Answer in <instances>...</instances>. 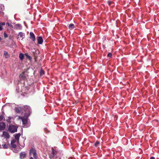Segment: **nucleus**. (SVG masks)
Wrapping results in <instances>:
<instances>
[{
    "label": "nucleus",
    "mask_w": 159,
    "mask_h": 159,
    "mask_svg": "<svg viewBox=\"0 0 159 159\" xmlns=\"http://www.w3.org/2000/svg\"><path fill=\"white\" fill-rule=\"evenodd\" d=\"M62 154L61 152L60 151L54 149L53 148H52V151L50 154H49V157L50 159L54 158H59L61 159V157Z\"/></svg>",
    "instance_id": "1"
},
{
    "label": "nucleus",
    "mask_w": 159,
    "mask_h": 159,
    "mask_svg": "<svg viewBox=\"0 0 159 159\" xmlns=\"http://www.w3.org/2000/svg\"><path fill=\"white\" fill-rule=\"evenodd\" d=\"M17 125H10L8 128V131L11 133H14L17 131Z\"/></svg>",
    "instance_id": "2"
},
{
    "label": "nucleus",
    "mask_w": 159,
    "mask_h": 159,
    "mask_svg": "<svg viewBox=\"0 0 159 159\" xmlns=\"http://www.w3.org/2000/svg\"><path fill=\"white\" fill-rule=\"evenodd\" d=\"M29 155L30 156L33 155L35 159H37L38 158L36 150L34 148H31L30 151Z\"/></svg>",
    "instance_id": "3"
},
{
    "label": "nucleus",
    "mask_w": 159,
    "mask_h": 159,
    "mask_svg": "<svg viewBox=\"0 0 159 159\" xmlns=\"http://www.w3.org/2000/svg\"><path fill=\"white\" fill-rule=\"evenodd\" d=\"M22 120V124L24 125L26 128L28 127L30 125V124L28 123V119L26 117H22L21 118Z\"/></svg>",
    "instance_id": "4"
},
{
    "label": "nucleus",
    "mask_w": 159,
    "mask_h": 159,
    "mask_svg": "<svg viewBox=\"0 0 159 159\" xmlns=\"http://www.w3.org/2000/svg\"><path fill=\"white\" fill-rule=\"evenodd\" d=\"M23 110L25 112V114L26 115H29L31 112L30 108L27 106H24L22 107V111Z\"/></svg>",
    "instance_id": "5"
},
{
    "label": "nucleus",
    "mask_w": 159,
    "mask_h": 159,
    "mask_svg": "<svg viewBox=\"0 0 159 159\" xmlns=\"http://www.w3.org/2000/svg\"><path fill=\"white\" fill-rule=\"evenodd\" d=\"M21 135L20 133L16 134L15 136V140L16 142V144H17L19 143V138Z\"/></svg>",
    "instance_id": "6"
},
{
    "label": "nucleus",
    "mask_w": 159,
    "mask_h": 159,
    "mask_svg": "<svg viewBox=\"0 0 159 159\" xmlns=\"http://www.w3.org/2000/svg\"><path fill=\"white\" fill-rule=\"evenodd\" d=\"M6 126L5 123L4 122L0 123V130H3L5 129Z\"/></svg>",
    "instance_id": "7"
},
{
    "label": "nucleus",
    "mask_w": 159,
    "mask_h": 159,
    "mask_svg": "<svg viewBox=\"0 0 159 159\" xmlns=\"http://www.w3.org/2000/svg\"><path fill=\"white\" fill-rule=\"evenodd\" d=\"M38 43L39 44H42L43 43V39L42 37L38 36L37 38Z\"/></svg>",
    "instance_id": "8"
},
{
    "label": "nucleus",
    "mask_w": 159,
    "mask_h": 159,
    "mask_svg": "<svg viewBox=\"0 0 159 159\" xmlns=\"http://www.w3.org/2000/svg\"><path fill=\"white\" fill-rule=\"evenodd\" d=\"M2 136L6 138H9L10 137L9 133L6 131H3V132Z\"/></svg>",
    "instance_id": "9"
},
{
    "label": "nucleus",
    "mask_w": 159,
    "mask_h": 159,
    "mask_svg": "<svg viewBox=\"0 0 159 159\" xmlns=\"http://www.w3.org/2000/svg\"><path fill=\"white\" fill-rule=\"evenodd\" d=\"M18 37L17 38V39H19V38H21V40H22L25 37V34L22 32H20L18 34Z\"/></svg>",
    "instance_id": "10"
},
{
    "label": "nucleus",
    "mask_w": 159,
    "mask_h": 159,
    "mask_svg": "<svg viewBox=\"0 0 159 159\" xmlns=\"http://www.w3.org/2000/svg\"><path fill=\"white\" fill-rule=\"evenodd\" d=\"M15 143H16V142L15 140L13 139L11 140V147L12 148H15L16 147V144H15Z\"/></svg>",
    "instance_id": "11"
},
{
    "label": "nucleus",
    "mask_w": 159,
    "mask_h": 159,
    "mask_svg": "<svg viewBox=\"0 0 159 159\" xmlns=\"http://www.w3.org/2000/svg\"><path fill=\"white\" fill-rule=\"evenodd\" d=\"M30 38L33 41H34L35 40V36L33 33L30 32Z\"/></svg>",
    "instance_id": "12"
},
{
    "label": "nucleus",
    "mask_w": 159,
    "mask_h": 159,
    "mask_svg": "<svg viewBox=\"0 0 159 159\" xmlns=\"http://www.w3.org/2000/svg\"><path fill=\"white\" fill-rule=\"evenodd\" d=\"M15 110L16 112L18 113H20V112H23V111H22V108L21 107H16L15 108Z\"/></svg>",
    "instance_id": "13"
},
{
    "label": "nucleus",
    "mask_w": 159,
    "mask_h": 159,
    "mask_svg": "<svg viewBox=\"0 0 159 159\" xmlns=\"http://www.w3.org/2000/svg\"><path fill=\"white\" fill-rule=\"evenodd\" d=\"M26 153L25 152H22L20 154V159L24 158L25 157Z\"/></svg>",
    "instance_id": "14"
},
{
    "label": "nucleus",
    "mask_w": 159,
    "mask_h": 159,
    "mask_svg": "<svg viewBox=\"0 0 159 159\" xmlns=\"http://www.w3.org/2000/svg\"><path fill=\"white\" fill-rule=\"evenodd\" d=\"M28 90L26 87L23 86L22 87L21 91L22 93H26Z\"/></svg>",
    "instance_id": "15"
},
{
    "label": "nucleus",
    "mask_w": 159,
    "mask_h": 159,
    "mask_svg": "<svg viewBox=\"0 0 159 159\" xmlns=\"http://www.w3.org/2000/svg\"><path fill=\"white\" fill-rule=\"evenodd\" d=\"M25 72H23L21 74H20V79L25 80L26 78V75L25 74Z\"/></svg>",
    "instance_id": "16"
},
{
    "label": "nucleus",
    "mask_w": 159,
    "mask_h": 159,
    "mask_svg": "<svg viewBox=\"0 0 159 159\" xmlns=\"http://www.w3.org/2000/svg\"><path fill=\"white\" fill-rule=\"evenodd\" d=\"M2 148L4 149H7L8 147V143H6L4 144H2Z\"/></svg>",
    "instance_id": "17"
},
{
    "label": "nucleus",
    "mask_w": 159,
    "mask_h": 159,
    "mask_svg": "<svg viewBox=\"0 0 159 159\" xmlns=\"http://www.w3.org/2000/svg\"><path fill=\"white\" fill-rule=\"evenodd\" d=\"M69 28L70 29H72L75 28V26L73 24H70L69 25Z\"/></svg>",
    "instance_id": "18"
},
{
    "label": "nucleus",
    "mask_w": 159,
    "mask_h": 159,
    "mask_svg": "<svg viewBox=\"0 0 159 159\" xmlns=\"http://www.w3.org/2000/svg\"><path fill=\"white\" fill-rule=\"evenodd\" d=\"M19 57L20 60H22L24 58V55L22 53H20L19 54Z\"/></svg>",
    "instance_id": "19"
},
{
    "label": "nucleus",
    "mask_w": 159,
    "mask_h": 159,
    "mask_svg": "<svg viewBox=\"0 0 159 159\" xmlns=\"http://www.w3.org/2000/svg\"><path fill=\"white\" fill-rule=\"evenodd\" d=\"M3 55L4 56H5V57L6 58H7L8 57V52L6 51H4Z\"/></svg>",
    "instance_id": "20"
},
{
    "label": "nucleus",
    "mask_w": 159,
    "mask_h": 159,
    "mask_svg": "<svg viewBox=\"0 0 159 159\" xmlns=\"http://www.w3.org/2000/svg\"><path fill=\"white\" fill-rule=\"evenodd\" d=\"M44 71L42 69H41L40 71V75H44Z\"/></svg>",
    "instance_id": "21"
},
{
    "label": "nucleus",
    "mask_w": 159,
    "mask_h": 159,
    "mask_svg": "<svg viewBox=\"0 0 159 159\" xmlns=\"http://www.w3.org/2000/svg\"><path fill=\"white\" fill-rule=\"evenodd\" d=\"M16 26L17 28H19L20 29L21 28V26L20 24H17L16 25Z\"/></svg>",
    "instance_id": "22"
},
{
    "label": "nucleus",
    "mask_w": 159,
    "mask_h": 159,
    "mask_svg": "<svg viewBox=\"0 0 159 159\" xmlns=\"http://www.w3.org/2000/svg\"><path fill=\"white\" fill-rule=\"evenodd\" d=\"M11 119V117H8V119H7V120H6L8 122L10 123Z\"/></svg>",
    "instance_id": "23"
},
{
    "label": "nucleus",
    "mask_w": 159,
    "mask_h": 159,
    "mask_svg": "<svg viewBox=\"0 0 159 159\" xmlns=\"http://www.w3.org/2000/svg\"><path fill=\"white\" fill-rule=\"evenodd\" d=\"M99 144V142L98 141H97L95 143V146L96 147H97L98 145Z\"/></svg>",
    "instance_id": "24"
},
{
    "label": "nucleus",
    "mask_w": 159,
    "mask_h": 159,
    "mask_svg": "<svg viewBox=\"0 0 159 159\" xmlns=\"http://www.w3.org/2000/svg\"><path fill=\"white\" fill-rule=\"evenodd\" d=\"M4 35L5 38H7L8 36V34L5 33H4Z\"/></svg>",
    "instance_id": "25"
},
{
    "label": "nucleus",
    "mask_w": 159,
    "mask_h": 159,
    "mask_svg": "<svg viewBox=\"0 0 159 159\" xmlns=\"http://www.w3.org/2000/svg\"><path fill=\"white\" fill-rule=\"evenodd\" d=\"M107 56L109 57H111L112 56V54L111 53L109 52Z\"/></svg>",
    "instance_id": "26"
},
{
    "label": "nucleus",
    "mask_w": 159,
    "mask_h": 159,
    "mask_svg": "<svg viewBox=\"0 0 159 159\" xmlns=\"http://www.w3.org/2000/svg\"><path fill=\"white\" fill-rule=\"evenodd\" d=\"M3 119V116H0V121H1Z\"/></svg>",
    "instance_id": "27"
},
{
    "label": "nucleus",
    "mask_w": 159,
    "mask_h": 159,
    "mask_svg": "<svg viewBox=\"0 0 159 159\" xmlns=\"http://www.w3.org/2000/svg\"><path fill=\"white\" fill-rule=\"evenodd\" d=\"M0 24L2 26V25H5V22L0 23Z\"/></svg>",
    "instance_id": "28"
},
{
    "label": "nucleus",
    "mask_w": 159,
    "mask_h": 159,
    "mask_svg": "<svg viewBox=\"0 0 159 159\" xmlns=\"http://www.w3.org/2000/svg\"><path fill=\"white\" fill-rule=\"evenodd\" d=\"M107 3L109 5H110L111 4V2L110 1H108L107 2Z\"/></svg>",
    "instance_id": "29"
},
{
    "label": "nucleus",
    "mask_w": 159,
    "mask_h": 159,
    "mask_svg": "<svg viewBox=\"0 0 159 159\" xmlns=\"http://www.w3.org/2000/svg\"><path fill=\"white\" fill-rule=\"evenodd\" d=\"M150 159H155V158L153 157H150Z\"/></svg>",
    "instance_id": "30"
},
{
    "label": "nucleus",
    "mask_w": 159,
    "mask_h": 159,
    "mask_svg": "<svg viewBox=\"0 0 159 159\" xmlns=\"http://www.w3.org/2000/svg\"><path fill=\"white\" fill-rule=\"evenodd\" d=\"M6 24H7V25L8 26H9L11 25V24H10L9 23H7Z\"/></svg>",
    "instance_id": "31"
},
{
    "label": "nucleus",
    "mask_w": 159,
    "mask_h": 159,
    "mask_svg": "<svg viewBox=\"0 0 159 159\" xmlns=\"http://www.w3.org/2000/svg\"><path fill=\"white\" fill-rule=\"evenodd\" d=\"M30 159H34V158L32 157H30Z\"/></svg>",
    "instance_id": "32"
},
{
    "label": "nucleus",
    "mask_w": 159,
    "mask_h": 159,
    "mask_svg": "<svg viewBox=\"0 0 159 159\" xmlns=\"http://www.w3.org/2000/svg\"><path fill=\"white\" fill-rule=\"evenodd\" d=\"M2 148V147L1 146V145H0V148Z\"/></svg>",
    "instance_id": "33"
}]
</instances>
